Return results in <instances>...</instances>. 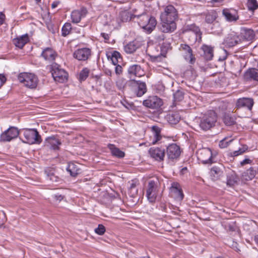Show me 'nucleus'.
I'll return each instance as SVG.
<instances>
[{
  "label": "nucleus",
  "instance_id": "603ef678",
  "mask_svg": "<svg viewBox=\"0 0 258 258\" xmlns=\"http://www.w3.org/2000/svg\"><path fill=\"white\" fill-rule=\"evenodd\" d=\"M228 105V103L222 101L220 103L219 108L223 111H225L227 108Z\"/></svg>",
  "mask_w": 258,
  "mask_h": 258
},
{
  "label": "nucleus",
  "instance_id": "f257e3e1",
  "mask_svg": "<svg viewBox=\"0 0 258 258\" xmlns=\"http://www.w3.org/2000/svg\"><path fill=\"white\" fill-rule=\"evenodd\" d=\"M178 19V12L174 6H166L161 13V31L163 33H171L176 29L175 21Z\"/></svg>",
  "mask_w": 258,
  "mask_h": 258
},
{
  "label": "nucleus",
  "instance_id": "ea45409f",
  "mask_svg": "<svg viewBox=\"0 0 258 258\" xmlns=\"http://www.w3.org/2000/svg\"><path fill=\"white\" fill-rule=\"evenodd\" d=\"M89 74L90 70L88 68H83L79 74V80L80 82L84 81L88 77Z\"/></svg>",
  "mask_w": 258,
  "mask_h": 258
},
{
  "label": "nucleus",
  "instance_id": "f704fd0d",
  "mask_svg": "<svg viewBox=\"0 0 258 258\" xmlns=\"http://www.w3.org/2000/svg\"><path fill=\"white\" fill-rule=\"evenodd\" d=\"M238 178L234 172L229 173L227 175L226 184L230 187L233 186L238 182Z\"/></svg>",
  "mask_w": 258,
  "mask_h": 258
},
{
  "label": "nucleus",
  "instance_id": "c03bdc74",
  "mask_svg": "<svg viewBox=\"0 0 258 258\" xmlns=\"http://www.w3.org/2000/svg\"><path fill=\"white\" fill-rule=\"evenodd\" d=\"M248 149V147L246 145H244L241 148H239L238 150L233 151L231 153L232 156H237L244 153Z\"/></svg>",
  "mask_w": 258,
  "mask_h": 258
},
{
  "label": "nucleus",
  "instance_id": "f8f14e48",
  "mask_svg": "<svg viewBox=\"0 0 258 258\" xmlns=\"http://www.w3.org/2000/svg\"><path fill=\"white\" fill-rule=\"evenodd\" d=\"M179 49L183 52V55L184 59L188 62L189 63L193 64L196 61V57L193 54V51L191 47L187 44H181Z\"/></svg>",
  "mask_w": 258,
  "mask_h": 258
},
{
  "label": "nucleus",
  "instance_id": "052dcab7",
  "mask_svg": "<svg viewBox=\"0 0 258 258\" xmlns=\"http://www.w3.org/2000/svg\"><path fill=\"white\" fill-rule=\"evenodd\" d=\"M5 16L2 12H0V25H2L4 23Z\"/></svg>",
  "mask_w": 258,
  "mask_h": 258
},
{
  "label": "nucleus",
  "instance_id": "4c0bfd02",
  "mask_svg": "<svg viewBox=\"0 0 258 258\" xmlns=\"http://www.w3.org/2000/svg\"><path fill=\"white\" fill-rule=\"evenodd\" d=\"M236 117L230 114H225L223 117V121L227 126H231L236 123Z\"/></svg>",
  "mask_w": 258,
  "mask_h": 258
},
{
  "label": "nucleus",
  "instance_id": "5fc2aeb1",
  "mask_svg": "<svg viewBox=\"0 0 258 258\" xmlns=\"http://www.w3.org/2000/svg\"><path fill=\"white\" fill-rule=\"evenodd\" d=\"M7 79L5 75L2 74H0V87L4 85L6 82Z\"/></svg>",
  "mask_w": 258,
  "mask_h": 258
},
{
  "label": "nucleus",
  "instance_id": "680f3d73",
  "mask_svg": "<svg viewBox=\"0 0 258 258\" xmlns=\"http://www.w3.org/2000/svg\"><path fill=\"white\" fill-rule=\"evenodd\" d=\"M128 13L127 12H124L123 13H122L121 14V19H122V21H127L126 20V19L127 18V16H125L124 15V13Z\"/></svg>",
  "mask_w": 258,
  "mask_h": 258
},
{
  "label": "nucleus",
  "instance_id": "bf43d9fd",
  "mask_svg": "<svg viewBox=\"0 0 258 258\" xmlns=\"http://www.w3.org/2000/svg\"><path fill=\"white\" fill-rule=\"evenodd\" d=\"M101 36L103 37L105 42H107L109 39V35L108 34L105 33H102L101 34Z\"/></svg>",
  "mask_w": 258,
  "mask_h": 258
},
{
  "label": "nucleus",
  "instance_id": "4d7b16f0",
  "mask_svg": "<svg viewBox=\"0 0 258 258\" xmlns=\"http://www.w3.org/2000/svg\"><path fill=\"white\" fill-rule=\"evenodd\" d=\"M252 161L249 159H245L243 161H241L240 164L241 166H244L247 164H250Z\"/></svg>",
  "mask_w": 258,
  "mask_h": 258
},
{
  "label": "nucleus",
  "instance_id": "37998d69",
  "mask_svg": "<svg viewBox=\"0 0 258 258\" xmlns=\"http://www.w3.org/2000/svg\"><path fill=\"white\" fill-rule=\"evenodd\" d=\"M247 6L249 10L254 11L258 8L256 0H247Z\"/></svg>",
  "mask_w": 258,
  "mask_h": 258
},
{
  "label": "nucleus",
  "instance_id": "7ed1b4c3",
  "mask_svg": "<svg viewBox=\"0 0 258 258\" xmlns=\"http://www.w3.org/2000/svg\"><path fill=\"white\" fill-rule=\"evenodd\" d=\"M217 121L215 112L212 110L208 111L201 118L199 126L201 130L207 131L214 126Z\"/></svg>",
  "mask_w": 258,
  "mask_h": 258
},
{
  "label": "nucleus",
  "instance_id": "b1692460",
  "mask_svg": "<svg viewBox=\"0 0 258 258\" xmlns=\"http://www.w3.org/2000/svg\"><path fill=\"white\" fill-rule=\"evenodd\" d=\"M106 56L108 60H111L113 65H116L122 60L120 53L116 50L107 52Z\"/></svg>",
  "mask_w": 258,
  "mask_h": 258
},
{
  "label": "nucleus",
  "instance_id": "8fccbe9b",
  "mask_svg": "<svg viewBox=\"0 0 258 258\" xmlns=\"http://www.w3.org/2000/svg\"><path fill=\"white\" fill-rule=\"evenodd\" d=\"M95 232L97 234L102 235L105 232V228L102 224H99L98 227L95 228Z\"/></svg>",
  "mask_w": 258,
  "mask_h": 258
},
{
  "label": "nucleus",
  "instance_id": "0eeeda50",
  "mask_svg": "<svg viewBox=\"0 0 258 258\" xmlns=\"http://www.w3.org/2000/svg\"><path fill=\"white\" fill-rule=\"evenodd\" d=\"M197 154L198 159L204 164H211L215 162V157L213 156L211 150L209 148L200 149Z\"/></svg>",
  "mask_w": 258,
  "mask_h": 258
},
{
  "label": "nucleus",
  "instance_id": "72a5a7b5",
  "mask_svg": "<svg viewBox=\"0 0 258 258\" xmlns=\"http://www.w3.org/2000/svg\"><path fill=\"white\" fill-rule=\"evenodd\" d=\"M139 46L138 42L136 41H133L124 46V50L127 53H132L137 50Z\"/></svg>",
  "mask_w": 258,
  "mask_h": 258
},
{
  "label": "nucleus",
  "instance_id": "a878e982",
  "mask_svg": "<svg viewBox=\"0 0 258 258\" xmlns=\"http://www.w3.org/2000/svg\"><path fill=\"white\" fill-rule=\"evenodd\" d=\"M223 167L222 165L214 166L211 169L210 175L213 180L216 181L223 176Z\"/></svg>",
  "mask_w": 258,
  "mask_h": 258
},
{
  "label": "nucleus",
  "instance_id": "49530a36",
  "mask_svg": "<svg viewBox=\"0 0 258 258\" xmlns=\"http://www.w3.org/2000/svg\"><path fill=\"white\" fill-rule=\"evenodd\" d=\"M116 85L119 90H122L125 86V79L123 78H118L116 82Z\"/></svg>",
  "mask_w": 258,
  "mask_h": 258
},
{
  "label": "nucleus",
  "instance_id": "f3484780",
  "mask_svg": "<svg viewBox=\"0 0 258 258\" xmlns=\"http://www.w3.org/2000/svg\"><path fill=\"white\" fill-rule=\"evenodd\" d=\"M222 15L226 21L228 22H235L239 19V16L237 10L234 9H224Z\"/></svg>",
  "mask_w": 258,
  "mask_h": 258
},
{
  "label": "nucleus",
  "instance_id": "a211bd4d",
  "mask_svg": "<svg viewBox=\"0 0 258 258\" xmlns=\"http://www.w3.org/2000/svg\"><path fill=\"white\" fill-rule=\"evenodd\" d=\"M151 157L157 161H163L165 157V149L159 147H152L149 149Z\"/></svg>",
  "mask_w": 258,
  "mask_h": 258
},
{
  "label": "nucleus",
  "instance_id": "774afa93",
  "mask_svg": "<svg viewBox=\"0 0 258 258\" xmlns=\"http://www.w3.org/2000/svg\"><path fill=\"white\" fill-rule=\"evenodd\" d=\"M255 240L256 242L258 244V235L255 237Z\"/></svg>",
  "mask_w": 258,
  "mask_h": 258
},
{
  "label": "nucleus",
  "instance_id": "2eb2a0df",
  "mask_svg": "<svg viewBox=\"0 0 258 258\" xmlns=\"http://www.w3.org/2000/svg\"><path fill=\"white\" fill-rule=\"evenodd\" d=\"M254 104V101L251 98L243 97L237 100L235 107L237 109L243 108L251 110Z\"/></svg>",
  "mask_w": 258,
  "mask_h": 258
},
{
  "label": "nucleus",
  "instance_id": "e2e57ef3",
  "mask_svg": "<svg viewBox=\"0 0 258 258\" xmlns=\"http://www.w3.org/2000/svg\"><path fill=\"white\" fill-rule=\"evenodd\" d=\"M47 28L49 29V30L51 31L52 33L54 32L53 29V25L51 24H48Z\"/></svg>",
  "mask_w": 258,
  "mask_h": 258
},
{
  "label": "nucleus",
  "instance_id": "3c124183",
  "mask_svg": "<svg viewBox=\"0 0 258 258\" xmlns=\"http://www.w3.org/2000/svg\"><path fill=\"white\" fill-rule=\"evenodd\" d=\"M225 0H211L210 2L215 7L222 5Z\"/></svg>",
  "mask_w": 258,
  "mask_h": 258
},
{
  "label": "nucleus",
  "instance_id": "dca6fc26",
  "mask_svg": "<svg viewBox=\"0 0 258 258\" xmlns=\"http://www.w3.org/2000/svg\"><path fill=\"white\" fill-rule=\"evenodd\" d=\"M143 105L148 108H158L162 105V100L156 96H149L143 101Z\"/></svg>",
  "mask_w": 258,
  "mask_h": 258
},
{
  "label": "nucleus",
  "instance_id": "393cba45",
  "mask_svg": "<svg viewBox=\"0 0 258 258\" xmlns=\"http://www.w3.org/2000/svg\"><path fill=\"white\" fill-rule=\"evenodd\" d=\"M135 93L138 97L142 96L147 92L146 83L141 81H135Z\"/></svg>",
  "mask_w": 258,
  "mask_h": 258
},
{
  "label": "nucleus",
  "instance_id": "de8ad7c7",
  "mask_svg": "<svg viewBox=\"0 0 258 258\" xmlns=\"http://www.w3.org/2000/svg\"><path fill=\"white\" fill-rule=\"evenodd\" d=\"M53 201L56 203H60L65 199V196L59 193L54 194L52 196Z\"/></svg>",
  "mask_w": 258,
  "mask_h": 258
},
{
  "label": "nucleus",
  "instance_id": "09e8293b",
  "mask_svg": "<svg viewBox=\"0 0 258 258\" xmlns=\"http://www.w3.org/2000/svg\"><path fill=\"white\" fill-rule=\"evenodd\" d=\"M232 140L228 141V139L225 138L220 141L219 146L221 148H226L229 145V143L232 142Z\"/></svg>",
  "mask_w": 258,
  "mask_h": 258
},
{
  "label": "nucleus",
  "instance_id": "58836bf2",
  "mask_svg": "<svg viewBox=\"0 0 258 258\" xmlns=\"http://www.w3.org/2000/svg\"><path fill=\"white\" fill-rule=\"evenodd\" d=\"M223 226L228 232L238 231V228L234 222L227 223L224 222L222 224Z\"/></svg>",
  "mask_w": 258,
  "mask_h": 258
},
{
  "label": "nucleus",
  "instance_id": "4be33fe9",
  "mask_svg": "<svg viewBox=\"0 0 258 258\" xmlns=\"http://www.w3.org/2000/svg\"><path fill=\"white\" fill-rule=\"evenodd\" d=\"M41 56L46 61L52 62L57 56V53L51 48L46 47L42 51Z\"/></svg>",
  "mask_w": 258,
  "mask_h": 258
},
{
  "label": "nucleus",
  "instance_id": "473e14b6",
  "mask_svg": "<svg viewBox=\"0 0 258 258\" xmlns=\"http://www.w3.org/2000/svg\"><path fill=\"white\" fill-rule=\"evenodd\" d=\"M141 70L140 66L138 64H133L129 67L127 72L131 78L132 77L141 75L140 72Z\"/></svg>",
  "mask_w": 258,
  "mask_h": 258
},
{
  "label": "nucleus",
  "instance_id": "13d9d810",
  "mask_svg": "<svg viewBox=\"0 0 258 258\" xmlns=\"http://www.w3.org/2000/svg\"><path fill=\"white\" fill-rule=\"evenodd\" d=\"M190 29L192 30L196 33H198L200 32V29L199 27L195 26V25H191L190 26Z\"/></svg>",
  "mask_w": 258,
  "mask_h": 258
},
{
  "label": "nucleus",
  "instance_id": "ddd939ff",
  "mask_svg": "<svg viewBox=\"0 0 258 258\" xmlns=\"http://www.w3.org/2000/svg\"><path fill=\"white\" fill-rule=\"evenodd\" d=\"M171 196L175 200L181 201L183 200L184 195L180 184L176 182H173L170 188Z\"/></svg>",
  "mask_w": 258,
  "mask_h": 258
},
{
  "label": "nucleus",
  "instance_id": "423d86ee",
  "mask_svg": "<svg viewBox=\"0 0 258 258\" xmlns=\"http://www.w3.org/2000/svg\"><path fill=\"white\" fill-rule=\"evenodd\" d=\"M52 76L56 82L63 83L68 80V73L61 67L56 63H53L51 67Z\"/></svg>",
  "mask_w": 258,
  "mask_h": 258
},
{
  "label": "nucleus",
  "instance_id": "7c9ffc66",
  "mask_svg": "<svg viewBox=\"0 0 258 258\" xmlns=\"http://www.w3.org/2000/svg\"><path fill=\"white\" fill-rule=\"evenodd\" d=\"M29 38L27 34L22 36L19 38L14 39L13 42L15 46L20 48H22L23 46L28 42Z\"/></svg>",
  "mask_w": 258,
  "mask_h": 258
},
{
  "label": "nucleus",
  "instance_id": "6e6552de",
  "mask_svg": "<svg viewBox=\"0 0 258 258\" xmlns=\"http://www.w3.org/2000/svg\"><path fill=\"white\" fill-rule=\"evenodd\" d=\"M158 194V182L153 180H149L146 188V197L149 203L155 202Z\"/></svg>",
  "mask_w": 258,
  "mask_h": 258
},
{
  "label": "nucleus",
  "instance_id": "e433bc0d",
  "mask_svg": "<svg viewBox=\"0 0 258 258\" xmlns=\"http://www.w3.org/2000/svg\"><path fill=\"white\" fill-rule=\"evenodd\" d=\"M109 147L113 156L118 158H123L124 157V153L119 149L115 147L114 145L110 144Z\"/></svg>",
  "mask_w": 258,
  "mask_h": 258
},
{
  "label": "nucleus",
  "instance_id": "864d4df0",
  "mask_svg": "<svg viewBox=\"0 0 258 258\" xmlns=\"http://www.w3.org/2000/svg\"><path fill=\"white\" fill-rule=\"evenodd\" d=\"M115 72L116 75H120L122 72V67L119 64H116L115 65Z\"/></svg>",
  "mask_w": 258,
  "mask_h": 258
},
{
  "label": "nucleus",
  "instance_id": "f03ea898",
  "mask_svg": "<svg viewBox=\"0 0 258 258\" xmlns=\"http://www.w3.org/2000/svg\"><path fill=\"white\" fill-rule=\"evenodd\" d=\"M124 15L127 16L126 21L134 20L137 18L139 26L148 33H151L157 25L156 19L154 17H150L146 13L135 15L131 13H125Z\"/></svg>",
  "mask_w": 258,
  "mask_h": 258
},
{
  "label": "nucleus",
  "instance_id": "1a4fd4ad",
  "mask_svg": "<svg viewBox=\"0 0 258 258\" xmlns=\"http://www.w3.org/2000/svg\"><path fill=\"white\" fill-rule=\"evenodd\" d=\"M180 154V148L176 144H171L166 147V155L169 162H174L178 160Z\"/></svg>",
  "mask_w": 258,
  "mask_h": 258
},
{
  "label": "nucleus",
  "instance_id": "a19ab883",
  "mask_svg": "<svg viewBox=\"0 0 258 258\" xmlns=\"http://www.w3.org/2000/svg\"><path fill=\"white\" fill-rule=\"evenodd\" d=\"M256 170L253 167H250L247 169L245 173V179L246 180H252L255 176Z\"/></svg>",
  "mask_w": 258,
  "mask_h": 258
},
{
  "label": "nucleus",
  "instance_id": "79ce46f5",
  "mask_svg": "<svg viewBox=\"0 0 258 258\" xmlns=\"http://www.w3.org/2000/svg\"><path fill=\"white\" fill-rule=\"evenodd\" d=\"M72 30V26L70 23H66L62 27L61 34L63 36H66L69 35Z\"/></svg>",
  "mask_w": 258,
  "mask_h": 258
},
{
  "label": "nucleus",
  "instance_id": "cd10ccee",
  "mask_svg": "<svg viewBox=\"0 0 258 258\" xmlns=\"http://www.w3.org/2000/svg\"><path fill=\"white\" fill-rule=\"evenodd\" d=\"M201 49L204 52V57L207 60H211L214 56L213 47L211 46L204 44L202 45Z\"/></svg>",
  "mask_w": 258,
  "mask_h": 258
},
{
  "label": "nucleus",
  "instance_id": "9d476101",
  "mask_svg": "<svg viewBox=\"0 0 258 258\" xmlns=\"http://www.w3.org/2000/svg\"><path fill=\"white\" fill-rule=\"evenodd\" d=\"M19 131L15 126H10L8 130L3 133L0 136V141L10 142L18 136Z\"/></svg>",
  "mask_w": 258,
  "mask_h": 258
},
{
  "label": "nucleus",
  "instance_id": "6ab92c4d",
  "mask_svg": "<svg viewBox=\"0 0 258 258\" xmlns=\"http://www.w3.org/2000/svg\"><path fill=\"white\" fill-rule=\"evenodd\" d=\"M241 38V42L243 41H252L255 37L254 31L249 28L241 27L240 29V33L239 35Z\"/></svg>",
  "mask_w": 258,
  "mask_h": 258
},
{
  "label": "nucleus",
  "instance_id": "c9c22d12",
  "mask_svg": "<svg viewBox=\"0 0 258 258\" xmlns=\"http://www.w3.org/2000/svg\"><path fill=\"white\" fill-rule=\"evenodd\" d=\"M180 119V116L177 112H172L167 115V120L170 124H175Z\"/></svg>",
  "mask_w": 258,
  "mask_h": 258
},
{
  "label": "nucleus",
  "instance_id": "aec40b11",
  "mask_svg": "<svg viewBox=\"0 0 258 258\" xmlns=\"http://www.w3.org/2000/svg\"><path fill=\"white\" fill-rule=\"evenodd\" d=\"M87 13V10L85 7H82L80 10H74L72 12L71 18L72 22L78 23L82 18H84Z\"/></svg>",
  "mask_w": 258,
  "mask_h": 258
},
{
  "label": "nucleus",
  "instance_id": "39448f33",
  "mask_svg": "<svg viewBox=\"0 0 258 258\" xmlns=\"http://www.w3.org/2000/svg\"><path fill=\"white\" fill-rule=\"evenodd\" d=\"M23 135L25 139L23 142L30 145L39 144L42 142L41 136L35 128L24 129Z\"/></svg>",
  "mask_w": 258,
  "mask_h": 258
},
{
  "label": "nucleus",
  "instance_id": "9b49d317",
  "mask_svg": "<svg viewBox=\"0 0 258 258\" xmlns=\"http://www.w3.org/2000/svg\"><path fill=\"white\" fill-rule=\"evenodd\" d=\"M91 49L88 47L78 48L73 54L74 58L79 61H86L91 57Z\"/></svg>",
  "mask_w": 258,
  "mask_h": 258
},
{
  "label": "nucleus",
  "instance_id": "0e129e2a",
  "mask_svg": "<svg viewBox=\"0 0 258 258\" xmlns=\"http://www.w3.org/2000/svg\"><path fill=\"white\" fill-rule=\"evenodd\" d=\"M59 4V2H54L52 4H51V8L52 9H54L56 7H57L58 4Z\"/></svg>",
  "mask_w": 258,
  "mask_h": 258
},
{
  "label": "nucleus",
  "instance_id": "69168bd1",
  "mask_svg": "<svg viewBox=\"0 0 258 258\" xmlns=\"http://www.w3.org/2000/svg\"><path fill=\"white\" fill-rule=\"evenodd\" d=\"M237 245H238V244L236 242L233 241V243L231 246L233 248H237Z\"/></svg>",
  "mask_w": 258,
  "mask_h": 258
},
{
  "label": "nucleus",
  "instance_id": "20e7f679",
  "mask_svg": "<svg viewBox=\"0 0 258 258\" xmlns=\"http://www.w3.org/2000/svg\"><path fill=\"white\" fill-rule=\"evenodd\" d=\"M18 79L25 86L31 89L35 88L38 83L37 77L32 73H21L18 75Z\"/></svg>",
  "mask_w": 258,
  "mask_h": 258
},
{
  "label": "nucleus",
  "instance_id": "c85d7f7f",
  "mask_svg": "<svg viewBox=\"0 0 258 258\" xmlns=\"http://www.w3.org/2000/svg\"><path fill=\"white\" fill-rule=\"evenodd\" d=\"M246 80H253L258 82V70L255 68L248 69L244 74Z\"/></svg>",
  "mask_w": 258,
  "mask_h": 258
},
{
  "label": "nucleus",
  "instance_id": "412c9836",
  "mask_svg": "<svg viewBox=\"0 0 258 258\" xmlns=\"http://www.w3.org/2000/svg\"><path fill=\"white\" fill-rule=\"evenodd\" d=\"M47 179H49L52 183H60L62 182V179L59 177L53 168H47L45 170Z\"/></svg>",
  "mask_w": 258,
  "mask_h": 258
},
{
  "label": "nucleus",
  "instance_id": "2f4dec72",
  "mask_svg": "<svg viewBox=\"0 0 258 258\" xmlns=\"http://www.w3.org/2000/svg\"><path fill=\"white\" fill-rule=\"evenodd\" d=\"M218 13L215 10H211L205 15V22L208 24H212L218 18Z\"/></svg>",
  "mask_w": 258,
  "mask_h": 258
},
{
  "label": "nucleus",
  "instance_id": "bb28decb",
  "mask_svg": "<svg viewBox=\"0 0 258 258\" xmlns=\"http://www.w3.org/2000/svg\"><path fill=\"white\" fill-rule=\"evenodd\" d=\"M152 132L153 136L151 137L150 141L152 144H157L162 139L161 135V128L157 126H153L152 127Z\"/></svg>",
  "mask_w": 258,
  "mask_h": 258
},
{
  "label": "nucleus",
  "instance_id": "4468645a",
  "mask_svg": "<svg viewBox=\"0 0 258 258\" xmlns=\"http://www.w3.org/2000/svg\"><path fill=\"white\" fill-rule=\"evenodd\" d=\"M241 43V38L233 32L229 34L224 41V44L226 47H232Z\"/></svg>",
  "mask_w": 258,
  "mask_h": 258
},
{
  "label": "nucleus",
  "instance_id": "c756f323",
  "mask_svg": "<svg viewBox=\"0 0 258 258\" xmlns=\"http://www.w3.org/2000/svg\"><path fill=\"white\" fill-rule=\"evenodd\" d=\"M81 170L79 166L74 163H70L67 168V171L70 173V175L73 177H75L80 173Z\"/></svg>",
  "mask_w": 258,
  "mask_h": 258
},
{
  "label": "nucleus",
  "instance_id": "5701e85b",
  "mask_svg": "<svg viewBox=\"0 0 258 258\" xmlns=\"http://www.w3.org/2000/svg\"><path fill=\"white\" fill-rule=\"evenodd\" d=\"M60 141L54 136L47 138L45 141V145L53 150H58Z\"/></svg>",
  "mask_w": 258,
  "mask_h": 258
},
{
  "label": "nucleus",
  "instance_id": "338daca9",
  "mask_svg": "<svg viewBox=\"0 0 258 258\" xmlns=\"http://www.w3.org/2000/svg\"><path fill=\"white\" fill-rule=\"evenodd\" d=\"M136 258H150V257L149 256V255H146L145 256H139Z\"/></svg>",
  "mask_w": 258,
  "mask_h": 258
},
{
  "label": "nucleus",
  "instance_id": "6e6d98bb",
  "mask_svg": "<svg viewBox=\"0 0 258 258\" xmlns=\"http://www.w3.org/2000/svg\"><path fill=\"white\" fill-rule=\"evenodd\" d=\"M156 40L159 42L160 43L161 41H163L165 39V36L164 34H161V35H159L158 36H156Z\"/></svg>",
  "mask_w": 258,
  "mask_h": 258
},
{
  "label": "nucleus",
  "instance_id": "a18cd8bd",
  "mask_svg": "<svg viewBox=\"0 0 258 258\" xmlns=\"http://www.w3.org/2000/svg\"><path fill=\"white\" fill-rule=\"evenodd\" d=\"M174 100L177 101H181L184 97V93L182 90H178L173 94Z\"/></svg>",
  "mask_w": 258,
  "mask_h": 258
}]
</instances>
